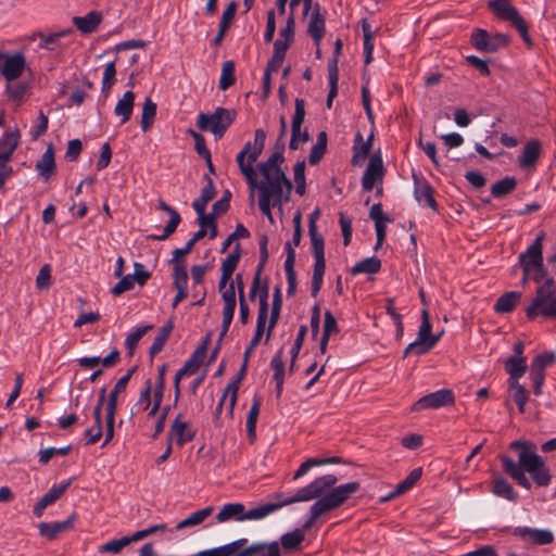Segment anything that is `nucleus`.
<instances>
[{"label":"nucleus","instance_id":"obj_28","mask_svg":"<svg viewBox=\"0 0 556 556\" xmlns=\"http://www.w3.org/2000/svg\"><path fill=\"white\" fill-rule=\"evenodd\" d=\"M238 390H239V380H232L231 382H229L226 386L223 396L216 407V415L220 414L223 405L226 403L227 400H229L228 413L230 416H232L233 408L237 403Z\"/></svg>","mask_w":556,"mask_h":556},{"label":"nucleus","instance_id":"obj_8","mask_svg":"<svg viewBox=\"0 0 556 556\" xmlns=\"http://www.w3.org/2000/svg\"><path fill=\"white\" fill-rule=\"evenodd\" d=\"M235 118V110L217 108L212 114L200 113L197 124L201 130H208L216 139H219L233 123Z\"/></svg>","mask_w":556,"mask_h":556},{"label":"nucleus","instance_id":"obj_14","mask_svg":"<svg viewBox=\"0 0 556 556\" xmlns=\"http://www.w3.org/2000/svg\"><path fill=\"white\" fill-rule=\"evenodd\" d=\"M384 167L379 154L370 157L362 179V186L366 191H371L375 186L382 182Z\"/></svg>","mask_w":556,"mask_h":556},{"label":"nucleus","instance_id":"obj_36","mask_svg":"<svg viewBox=\"0 0 556 556\" xmlns=\"http://www.w3.org/2000/svg\"><path fill=\"white\" fill-rule=\"evenodd\" d=\"M72 523V520H65L62 522H54V523H48V522H41L39 528L40 535L47 538L48 540H53L56 538V535L64 530H66Z\"/></svg>","mask_w":556,"mask_h":556},{"label":"nucleus","instance_id":"obj_43","mask_svg":"<svg viewBox=\"0 0 556 556\" xmlns=\"http://www.w3.org/2000/svg\"><path fill=\"white\" fill-rule=\"evenodd\" d=\"M381 267V263L377 257L365 258L352 267V274L357 275L362 273L374 274L377 273Z\"/></svg>","mask_w":556,"mask_h":556},{"label":"nucleus","instance_id":"obj_35","mask_svg":"<svg viewBox=\"0 0 556 556\" xmlns=\"http://www.w3.org/2000/svg\"><path fill=\"white\" fill-rule=\"evenodd\" d=\"M101 21V17L96 12H90L85 16H76L73 18V22L75 26L81 31V33H91L93 31L97 26L99 25Z\"/></svg>","mask_w":556,"mask_h":556},{"label":"nucleus","instance_id":"obj_48","mask_svg":"<svg viewBox=\"0 0 556 556\" xmlns=\"http://www.w3.org/2000/svg\"><path fill=\"white\" fill-rule=\"evenodd\" d=\"M308 235L311 237L312 250L314 256H325L324 253V238L317 231V225H308Z\"/></svg>","mask_w":556,"mask_h":556},{"label":"nucleus","instance_id":"obj_26","mask_svg":"<svg viewBox=\"0 0 556 556\" xmlns=\"http://www.w3.org/2000/svg\"><path fill=\"white\" fill-rule=\"evenodd\" d=\"M505 369L509 375L508 382L519 381L527 370V358L510 356L505 362Z\"/></svg>","mask_w":556,"mask_h":556},{"label":"nucleus","instance_id":"obj_32","mask_svg":"<svg viewBox=\"0 0 556 556\" xmlns=\"http://www.w3.org/2000/svg\"><path fill=\"white\" fill-rule=\"evenodd\" d=\"M260 410L261 400L258 397H254L247 416V431L251 442H253L256 438V424Z\"/></svg>","mask_w":556,"mask_h":556},{"label":"nucleus","instance_id":"obj_24","mask_svg":"<svg viewBox=\"0 0 556 556\" xmlns=\"http://www.w3.org/2000/svg\"><path fill=\"white\" fill-rule=\"evenodd\" d=\"M54 151L52 146L50 144L42 154L40 161L37 162L36 170L45 180H48L54 173Z\"/></svg>","mask_w":556,"mask_h":556},{"label":"nucleus","instance_id":"obj_38","mask_svg":"<svg viewBox=\"0 0 556 556\" xmlns=\"http://www.w3.org/2000/svg\"><path fill=\"white\" fill-rule=\"evenodd\" d=\"M215 197V188L211 179L207 185L201 190L200 197L192 203V206L198 215H201L207 203Z\"/></svg>","mask_w":556,"mask_h":556},{"label":"nucleus","instance_id":"obj_29","mask_svg":"<svg viewBox=\"0 0 556 556\" xmlns=\"http://www.w3.org/2000/svg\"><path fill=\"white\" fill-rule=\"evenodd\" d=\"M129 379H130V374L128 372L127 375L123 376L122 378H119L117 380L113 390L110 392V394L108 396L106 404H105V413H114V414L116 413L117 396L119 395V393L125 391Z\"/></svg>","mask_w":556,"mask_h":556},{"label":"nucleus","instance_id":"obj_49","mask_svg":"<svg viewBox=\"0 0 556 556\" xmlns=\"http://www.w3.org/2000/svg\"><path fill=\"white\" fill-rule=\"evenodd\" d=\"M134 543L131 536H123L117 540H111L99 547L101 553H119L125 546Z\"/></svg>","mask_w":556,"mask_h":556},{"label":"nucleus","instance_id":"obj_1","mask_svg":"<svg viewBox=\"0 0 556 556\" xmlns=\"http://www.w3.org/2000/svg\"><path fill=\"white\" fill-rule=\"evenodd\" d=\"M266 140V132L263 129H256L253 142L248 141L242 150L236 156V163L245 178L251 190L258 189V206L261 212L273 224V206H280L289 200L292 184L281 169L283 156L280 152H274L265 162L257 165L262 179L257 180L254 170V163L262 154Z\"/></svg>","mask_w":556,"mask_h":556},{"label":"nucleus","instance_id":"obj_25","mask_svg":"<svg viewBox=\"0 0 556 556\" xmlns=\"http://www.w3.org/2000/svg\"><path fill=\"white\" fill-rule=\"evenodd\" d=\"M214 511L213 506H207L205 508L199 509L192 514H190L185 519L180 520L176 525L177 530H182L186 528H193L201 525L204 520H206Z\"/></svg>","mask_w":556,"mask_h":556},{"label":"nucleus","instance_id":"obj_12","mask_svg":"<svg viewBox=\"0 0 556 556\" xmlns=\"http://www.w3.org/2000/svg\"><path fill=\"white\" fill-rule=\"evenodd\" d=\"M455 401L454 393L448 389H441L439 391L429 393L419 399L412 409L415 412L424 409H438L440 407L453 405Z\"/></svg>","mask_w":556,"mask_h":556},{"label":"nucleus","instance_id":"obj_62","mask_svg":"<svg viewBox=\"0 0 556 556\" xmlns=\"http://www.w3.org/2000/svg\"><path fill=\"white\" fill-rule=\"evenodd\" d=\"M51 279V267L49 264L43 265L36 278V286L39 289H48Z\"/></svg>","mask_w":556,"mask_h":556},{"label":"nucleus","instance_id":"obj_13","mask_svg":"<svg viewBox=\"0 0 556 556\" xmlns=\"http://www.w3.org/2000/svg\"><path fill=\"white\" fill-rule=\"evenodd\" d=\"M511 534L525 542L536 545H546L554 541L553 532L547 529L516 527L513 529Z\"/></svg>","mask_w":556,"mask_h":556},{"label":"nucleus","instance_id":"obj_46","mask_svg":"<svg viewBox=\"0 0 556 556\" xmlns=\"http://www.w3.org/2000/svg\"><path fill=\"white\" fill-rule=\"evenodd\" d=\"M435 343H433V340H419V338H416L415 341H413L410 344H408L404 351V355L407 356L409 354H416V355H422L430 351Z\"/></svg>","mask_w":556,"mask_h":556},{"label":"nucleus","instance_id":"obj_64","mask_svg":"<svg viewBox=\"0 0 556 556\" xmlns=\"http://www.w3.org/2000/svg\"><path fill=\"white\" fill-rule=\"evenodd\" d=\"M239 262V255L236 253H230L222 264V274L225 276H232L237 265Z\"/></svg>","mask_w":556,"mask_h":556},{"label":"nucleus","instance_id":"obj_31","mask_svg":"<svg viewBox=\"0 0 556 556\" xmlns=\"http://www.w3.org/2000/svg\"><path fill=\"white\" fill-rule=\"evenodd\" d=\"M509 396L517 404L518 410L522 414L526 410V404L529 400V392L525 389L519 381L508 382Z\"/></svg>","mask_w":556,"mask_h":556},{"label":"nucleus","instance_id":"obj_57","mask_svg":"<svg viewBox=\"0 0 556 556\" xmlns=\"http://www.w3.org/2000/svg\"><path fill=\"white\" fill-rule=\"evenodd\" d=\"M152 329L151 325L141 326L137 328L134 332L129 333L126 338L125 344L131 354L134 350L136 349L138 342L140 339L150 330Z\"/></svg>","mask_w":556,"mask_h":556},{"label":"nucleus","instance_id":"obj_44","mask_svg":"<svg viewBox=\"0 0 556 556\" xmlns=\"http://www.w3.org/2000/svg\"><path fill=\"white\" fill-rule=\"evenodd\" d=\"M421 472V468H415L404 481L400 482L395 486V490L390 494L389 497H393L408 491L420 479Z\"/></svg>","mask_w":556,"mask_h":556},{"label":"nucleus","instance_id":"obj_17","mask_svg":"<svg viewBox=\"0 0 556 556\" xmlns=\"http://www.w3.org/2000/svg\"><path fill=\"white\" fill-rule=\"evenodd\" d=\"M307 31L318 46L325 34V13L318 3L314 4L307 14Z\"/></svg>","mask_w":556,"mask_h":556},{"label":"nucleus","instance_id":"obj_47","mask_svg":"<svg viewBox=\"0 0 556 556\" xmlns=\"http://www.w3.org/2000/svg\"><path fill=\"white\" fill-rule=\"evenodd\" d=\"M67 35V31H61L40 37V47L50 51H56L63 48L61 39Z\"/></svg>","mask_w":556,"mask_h":556},{"label":"nucleus","instance_id":"obj_40","mask_svg":"<svg viewBox=\"0 0 556 556\" xmlns=\"http://www.w3.org/2000/svg\"><path fill=\"white\" fill-rule=\"evenodd\" d=\"M156 115V104L150 99V98H147L144 103H143V108H142V113H141V128L143 131H148L153 122H154V117Z\"/></svg>","mask_w":556,"mask_h":556},{"label":"nucleus","instance_id":"obj_42","mask_svg":"<svg viewBox=\"0 0 556 556\" xmlns=\"http://www.w3.org/2000/svg\"><path fill=\"white\" fill-rule=\"evenodd\" d=\"M372 140V135L369 136L368 140L366 142H363V137L361 134H357L356 136V144L354 146V155H353V163L354 164H361L367 156L370 150Z\"/></svg>","mask_w":556,"mask_h":556},{"label":"nucleus","instance_id":"obj_54","mask_svg":"<svg viewBox=\"0 0 556 556\" xmlns=\"http://www.w3.org/2000/svg\"><path fill=\"white\" fill-rule=\"evenodd\" d=\"M247 542V539H240L223 546L212 548L214 556H236L239 548Z\"/></svg>","mask_w":556,"mask_h":556},{"label":"nucleus","instance_id":"obj_2","mask_svg":"<svg viewBox=\"0 0 556 556\" xmlns=\"http://www.w3.org/2000/svg\"><path fill=\"white\" fill-rule=\"evenodd\" d=\"M337 481L338 479L334 475H325L298 490L293 496L287 497L281 503H269L250 509H247L242 503H228L223 505L217 513L216 521L224 523L229 521L242 522L261 520L282 506L314 500V497L321 495L327 489L337 483Z\"/></svg>","mask_w":556,"mask_h":556},{"label":"nucleus","instance_id":"obj_16","mask_svg":"<svg viewBox=\"0 0 556 556\" xmlns=\"http://www.w3.org/2000/svg\"><path fill=\"white\" fill-rule=\"evenodd\" d=\"M194 430L190 422L182 419L179 414L173 421L168 433V441L175 442L178 446H182L194 438Z\"/></svg>","mask_w":556,"mask_h":556},{"label":"nucleus","instance_id":"obj_58","mask_svg":"<svg viewBox=\"0 0 556 556\" xmlns=\"http://www.w3.org/2000/svg\"><path fill=\"white\" fill-rule=\"evenodd\" d=\"M198 223L200 227L204 229H210V237L211 239L215 238L217 235V229L215 225V215L214 214H206L205 211L201 215H198Z\"/></svg>","mask_w":556,"mask_h":556},{"label":"nucleus","instance_id":"obj_41","mask_svg":"<svg viewBox=\"0 0 556 556\" xmlns=\"http://www.w3.org/2000/svg\"><path fill=\"white\" fill-rule=\"evenodd\" d=\"M173 264V285L175 288H188V273L186 262H170Z\"/></svg>","mask_w":556,"mask_h":556},{"label":"nucleus","instance_id":"obj_10","mask_svg":"<svg viewBox=\"0 0 556 556\" xmlns=\"http://www.w3.org/2000/svg\"><path fill=\"white\" fill-rule=\"evenodd\" d=\"M509 37L505 34H489L484 29L477 28L472 31L471 43L472 46L484 52H494L497 49L507 46Z\"/></svg>","mask_w":556,"mask_h":556},{"label":"nucleus","instance_id":"obj_30","mask_svg":"<svg viewBox=\"0 0 556 556\" xmlns=\"http://www.w3.org/2000/svg\"><path fill=\"white\" fill-rule=\"evenodd\" d=\"M521 299V293L518 291H510L505 294H503L498 300L496 301L494 305V309L497 313L506 314L510 313L517 305V303Z\"/></svg>","mask_w":556,"mask_h":556},{"label":"nucleus","instance_id":"obj_55","mask_svg":"<svg viewBox=\"0 0 556 556\" xmlns=\"http://www.w3.org/2000/svg\"><path fill=\"white\" fill-rule=\"evenodd\" d=\"M270 365L275 371L274 378L277 381L278 389L281 388L282 381H283V375H285V364H283V352L282 350H279L275 356L273 357Z\"/></svg>","mask_w":556,"mask_h":556},{"label":"nucleus","instance_id":"obj_20","mask_svg":"<svg viewBox=\"0 0 556 556\" xmlns=\"http://www.w3.org/2000/svg\"><path fill=\"white\" fill-rule=\"evenodd\" d=\"M71 485V480L64 481L60 484L52 485L49 491L41 497V500L34 506V514L36 517H40L43 510L51 504H53Z\"/></svg>","mask_w":556,"mask_h":556},{"label":"nucleus","instance_id":"obj_7","mask_svg":"<svg viewBox=\"0 0 556 556\" xmlns=\"http://www.w3.org/2000/svg\"><path fill=\"white\" fill-rule=\"evenodd\" d=\"M164 393V367L161 368L159 379L155 386L149 380L146 387L141 390L138 401L134 406L136 413L147 412L148 417L152 418L160 409Z\"/></svg>","mask_w":556,"mask_h":556},{"label":"nucleus","instance_id":"obj_60","mask_svg":"<svg viewBox=\"0 0 556 556\" xmlns=\"http://www.w3.org/2000/svg\"><path fill=\"white\" fill-rule=\"evenodd\" d=\"M180 223V216L177 212H173L172 215H169V222L164 227L163 233L160 236H154L153 238L156 240H164L167 237H169L177 228V226Z\"/></svg>","mask_w":556,"mask_h":556},{"label":"nucleus","instance_id":"obj_4","mask_svg":"<svg viewBox=\"0 0 556 556\" xmlns=\"http://www.w3.org/2000/svg\"><path fill=\"white\" fill-rule=\"evenodd\" d=\"M334 485L336 483L321 495L315 497L317 501L309 508L311 516L303 526L304 530L309 529L314 521L324 514L341 506L353 493L359 490V483L356 481Z\"/></svg>","mask_w":556,"mask_h":556},{"label":"nucleus","instance_id":"obj_63","mask_svg":"<svg viewBox=\"0 0 556 556\" xmlns=\"http://www.w3.org/2000/svg\"><path fill=\"white\" fill-rule=\"evenodd\" d=\"M545 374L540 371L538 368H530V379L533 386V392L535 395L542 394V387L544 382Z\"/></svg>","mask_w":556,"mask_h":556},{"label":"nucleus","instance_id":"obj_21","mask_svg":"<svg viewBox=\"0 0 556 556\" xmlns=\"http://www.w3.org/2000/svg\"><path fill=\"white\" fill-rule=\"evenodd\" d=\"M267 319H268L267 291L263 290L262 294H261V307L258 308L256 330H255V334L250 343L251 349H254L258 344L261 338L263 337L265 327L267 324Z\"/></svg>","mask_w":556,"mask_h":556},{"label":"nucleus","instance_id":"obj_6","mask_svg":"<svg viewBox=\"0 0 556 556\" xmlns=\"http://www.w3.org/2000/svg\"><path fill=\"white\" fill-rule=\"evenodd\" d=\"M543 239L544 235L540 233L529 245L527 251L519 255V263L526 277H531L535 282H541L545 277L542 252Z\"/></svg>","mask_w":556,"mask_h":556},{"label":"nucleus","instance_id":"obj_51","mask_svg":"<svg viewBox=\"0 0 556 556\" xmlns=\"http://www.w3.org/2000/svg\"><path fill=\"white\" fill-rule=\"evenodd\" d=\"M304 540V533L302 530H294L288 532L281 536V544L286 551H292L296 548Z\"/></svg>","mask_w":556,"mask_h":556},{"label":"nucleus","instance_id":"obj_18","mask_svg":"<svg viewBox=\"0 0 556 556\" xmlns=\"http://www.w3.org/2000/svg\"><path fill=\"white\" fill-rule=\"evenodd\" d=\"M1 75L8 80H14L23 73L26 60L22 53H4Z\"/></svg>","mask_w":556,"mask_h":556},{"label":"nucleus","instance_id":"obj_52","mask_svg":"<svg viewBox=\"0 0 556 556\" xmlns=\"http://www.w3.org/2000/svg\"><path fill=\"white\" fill-rule=\"evenodd\" d=\"M116 68H115V62H110L105 65V68H104V72H103V77H102V92L108 96V93L110 92L112 86L115 84L116 81Z\"/></svg>","mask_w":556,"mask_h":556},{"label":"nucleus","instance_id":"obj_23","mask_svg":"<svg viewBox=\"0 0 556 556\" xmlns=\"http://www.w3.org/2000/svg\"><path fill=\"white\" fill-rule=\"evenodd\" d=\"M20 143L17 130H7L0 139V157L10 162L12 154Z\"/></svg>","mask_w":556,"mask_h":556},{"label":"nucleus","instance_id":"obj_15","mask_svg":"<svg viewBox=\"0 0 556 556\" xmlns=\"http://www.w3.org/2000/svg\"><path fill=\"white\" fill-rule=\"evenodd\" d=\"M205 353H206V349L204 345L198 348L194 351V353L191 355V357L185 363V365L177 371V374L175 376V389H176L175 402L178 401V396H179V381L182 378H185L187 376L194 375L198 371L199 367L201 366V364L204 361Z\"/></svg>","mask_w":556,"mask_h":556},{"label":"nucleus","instance_id":"obj_39","mask_svg":"<svg viewBox=\"0 0 556 556\" xmlns=\"http://www.w3.org/2000/svg\"><path fill=\"white\" fill-rule=\"evenodd\" d=\"M492 492L500 497H503L508 501H516L517 494L514 491L513 486L503 478H497L493 482Z\"/></svg>","mask_w":556,"mask_h":556},{"label":"nucleus","instance_id":"obj_50","mask_svg":"<svg viewBox=\"0 0 556 556\" xmlns=\"http://www.w3.org/2000/svg\"><path fill=\"white\" fill-rule=\"evenodd\" d=\"M249 552L257 556H280V549L277 542L269 544H254L249 546Z\"/></svg>","mask_w":556,"mask_h":556},{"label":"nucleus","instance_id":"obj_59","mask_svg":"<svg viewBox=\"0 0 556 556\" xmlns=\"http://www.w3.org/2000/svg\"><path fill=\"white\" fill-rule=\"evenodd\" d=\"M135 277L131 275H126L122 277L121 280L112 288V293L118 296L124 292L131 290L135 286Z\"/></svg>","mask_w":556,"mask_h":556},{"label":"nucleus","instance_id":"obj_56","mask_svg":"<svg viewBox=\"0 0 556 556\" xmlns=\"http://www.w3.org/2000/svg\"><path fill=\"white\" fill-rule=\"evenodd\" d=\"M516 187V180L514 178H504L497 182H495L493 186H492V194L496 198H500V197H503L507 193H509L510 191H513Z\"/></svg>","mask_w":556,"mask_h":556},{"label":"nucleus","instance_id":"obj_9","mask_svg":"<svg viewBox=\"0 0 556 556\" xmlns=\"http://www.w3.org/2000/svg\"><path fill=\"white\" fill-rule=\"evenodd\" d=\"M489 8L503 20L509 21L519 31L522 40L527 46L532 45V40L528 34V26L525 20L519 15L518 11L505 0H492Z\"/></svg>","mask_w":556,"mask_h":556},{"label":"nucleus","instance_id":"obj_19","mask_svg":"<svg viewBox=\"0 0 556 556\" xmlns=\"http://www.w3.org/2000/svg\"><path fill=\"white\" fill-rule=\"evenodd\" d=\"M220 292L224 301L223 324L220 334L224 336L227 333L230 327L236 309V291L233 282H230L229 286L226 289L222 290Z\"/></svg>","mask_w":556,"mask_h":556},{"label":"nucleus","instance_id":"obj_45","mask_svg":"<svg viewBox=\"0 0 556 556\" xmlns=\"http://www.w3.org/2000/svg\"><path fill=\"white\" fill-rule=\"evenodd\" d=\"M235 83V64L232 61L223 63L222 74L219 78V88L222 90L228 89Z\"/></svg>","mask_w":556,"mask_h":556},{"label":"nucleus","instance_id":"obj_11","mask_svg":"<svg viewBox=\"0 0 556 556\" xmlns=\"http://www.w3.org/2000/svg\"><path fill=\"white\" fill-rule=\"evenodd\" d=\"M305 118V102L303 99H295L294 101V115L291 124V140L290 149L296 150L308 140V132L302 129V124Z\"/></svg>","mask_w":556,"mask_h":556},{"label":"nucleus","instance_id":"obj_27","mask_svg":"<svg viewBox=\"0 0 556 556\" xmlns=\"http://www.w3.org/2000/svg\"><path fill=\"white\" fill-rule=\"evenodd\" d=\"M414 193L415 199L420 205L435 210L437 204L433 199V191L431 186L427 181H416Z\"/></svg>","mask_w":556,"mask_h":556},{"label":"nucleus","instance_id":"obj_53","mask_svg":"<svg viewBox=\"0 0 556 556\" xmlns=\"http://www.w3.org/2000/svg\"><path fill=\"white\" fill-rule=\"evenodd\" d=\"M280 306H281L280 291L277 289L276 294L273 300L270 318H269L268 326H267L266 341L269 340V338L271 336V331L278 321L279 314H280Z\"/></svg>","mask_w":556,"mask_h":556},{"label":"nucleus","instance_id":"obj_34","mask_svg":"<svg viewBox=\"0 0 556 556\" xmlns=\"http://www.w3.org/2000/svg\"><path fill=\"white\" fill-rule=\"evenodd\" d=\"M541 146L538 141H530L523 148L522 154L519 157L521 167H529L533 165L540 156Z\"/></svg>","mask_w":556,"mask_h":556},{"label":"nucleus","instance_id":"obj_22","mask_svg":"<svg viewBox=\"0 0 556 556\" xmlns=\"http://www.w3.org/2000/svg\"><path fill=\"white\" fill-rule=\"evenodd\" d=\"M135 104V93L132 91H126L123 97L117 101L114 108V114L119 117L121 123L129 121Z\"/></svg>","mask_w":556,"mask_h":556},{"label":"nucleus","instance_id":"obj_33","mask_svg":"<svg viewBox=\"0 0 556 556\" xmlns=\"http://www.w3.org/2000/svg\"><path fill=\"white\" fill-rule=\"evenodd\" d=\"M432 325L430 323V315L427 308H424L421 312V324L419 326L418 336L419 340H433V343L437 344V342L440 340L443 331H441L438 334H432Z\"/></svg>","mask_w":556,"mask_h":556},{"label":"nucleus","instance_id":"obj_3","mask_svg":"<svg viewBox=\"0 0 556 556\" xmlns=\"http://www.w3.org/2000/svg\"><path fill=\"white\" fill-rule=\"evenodd\" d=\"M510 448L517 450L518 462L509 457H502L504 470L522 488L531 489V482L526 476L529 472L534 482L540 486H545L551 482V475L544 459L539 456L534 447L529 442L514 441Z\"/></svg>","mask_w":556,"mask_h":556},{"label":"nucleus","instance_id":"obj_5","mask_svg":"<svg viewBox=\"0 0 556 556\" xmlns=\"http://www.w3.org/2000/svg\"><path fill=\"white\" fill-rule=\"evenodd\" d=\"M527 317L534 319L538 316L544 318L556 317V286L552 278L543 281L536 289L532 303L526 309Z\"/></svg>","mask_w":556,"mask_h":556},{"label":"nucleus","instance_id":"obj_61","mask_svg":"<svg viewBox=\"0 0 556 556\" xmlns=\"http://www.w3.org/2000/svg\"><path fill=\"white\" fill-rule=\"evenodd\" d=\"M70 451V446L55 448V447H48L43 448L39 452V462L42 465H46L53 456L55 455H66Z\"/></svg>","mask_w":556,"mask_h":556},{"label":"nucleus","instance_id":"obj_37","mask_svg":"<svg viewBox=\"0 0 556 556\" xmlns=\"http://www.w3.org/2000/svg\"><path fill=\"white\" fill-rule=\"evenodd\" d=\"M93 426L87 428L84 433L85 438L87 439V444L97 443L103 434L102 416H99V407H94L93 409Z\"/></svg>","mask_w":556,"mask_h":556}]
</instances>
